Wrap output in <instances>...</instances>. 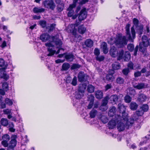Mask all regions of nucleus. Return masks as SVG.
<instances>
[{
  "label": "nucleus",
  "mask_w": 150,
  "mask_h": 150,
  "mask_svg": "<svg viewBox=\"0 0 150 150\" xmlns=\"http://www.w3.org/2000/svg\"><path fill=\"white\" fill-rule=\"evenodd\" d=\"M150 135H147V136L145 137V138L144 139V140L143 141V143H146V142H147L149 139H150Z\"/></svg>",
  "instance_id": "nucleus-64"
},
{
  "label": "nucleus",
  "mask_w": 150,
  "mask_h": 150,
  "mask_svg": "<svg viewBox=\"0 0 150 150\" xmlns=\"http://www.w3.org/2000/svg\"><path fill=\"white\" fill-rule=\"evenodd\" d=\"M129 69L128 68H125L123 69L122 72L123 74L125 75H127L129 72Z\"/></svg>",
  "instance_id": "nucleus-56"
},
{
  "label": "nucleus",
  "mask_w": 150,
  "mask_h": 150,
  "mask_svg": "<svg viewBox=\"0 0 150 150\" xmlns=\"http://www.w3.org/2000/svg\"><path fill=\"white\" fill-rule=\"evenodd\" d=\"M129 25L127 24L126 26V37L128 38L129 41L133 42V40L135 38V32L133 27H132L131 28V31L132 37L130 33L129 29Z\"/></svg>",
  "instance_id": "nucleus-4"
},
{
  "label": "nucleus",
  "mask_w": 150,
  "mask_h": 150,
  "mask_svg": "<svg viewBox=\"0 0 150 150\" xmlns=\"http://www.w3.org/2000/svg\"><path fill=\"white\" fill-rule=\"evenodd\" d=\"M133 86L135 88L138 89H141L143 88H146L147 86L143 83H133Z\"/></svg>",
  "instance_id": "nucleus-14"
},
{
  "label": "nucleus",
  "mask_w": 150,
  "mask_h": 150,
  "mask_svg": "<svg viewBox=\"0 0 150 150\" xmlns=\"http://www.w3.org/2000/svg\"><path fill=\"white\" fill-rule=\"evenodd\" d=\"M55 37L52 36V38L54 42L55 43L57 46V47L59 48L58 50L56 52L55 50H53L52 48H50L51 47H53V45L51 42H47L45 44V45L46 47H47L49 48L47 50L49 53L47 54V55L48 56H50L53 55L55 53L56 54H58L59 53L60 48L62 44V42L59 39H56L54 40Z\"/></svg>",
  "instance_id": "nucleus-1"
},
{
  "label": "nucleus",
  "mask_w": 150,
  "mask_h": 150,
  "mask_svg": "<svg viewBox=\"0 0 150 150\" xmlns=\"http://www.w3.org/2000/svg\"><path fill=\"white\" fill-rule=\"evenodd\" d=\"M132 100V98L130 96L128 95L126 96L124 98L125 101L127 103H130Z\"/></svg>",
  "instance_id": "nucleus-46"
},
{
  "label": "nucleus",
  "mask_w": 150,
  "mask_h": 150,
  "mask_svg": "<svg viewBox=\"0 0 150 150\" xmlns=\"http://www.w3.org/2000/svg\"><path fill=\"white\" fill-rule=\"evenodd\" d=\"M64 8L63 6L60 4H59L57 6V9L59 12L62 11Z\"/></svg>",
  "instance_id": "nucleus-61"
},
{
  "label": "nucleus",
  "mask_w": 150,
  "mask_h": 150,
  "mask_svg": "<svg viewBox=\"0 0 150 150\" xmlns=\"http://www.w3.org/2000/svg\"><path fill=\"white\" fill-rule=\"evenodd\" d=\"M94 86L91 85H89L87 88L88 91L90 93L93 92L94 91Z\"/></svg>",
  "instance_id": "nucleus-39"
},
{
  "label": "nucleus",
  "mask_w": 150,
  "mask_h": 150,
  "mask_svg": "<svg viewBox=\"0 0 150 150\" xmlns=\"http://www.w3.org/2000/svg\"><path fill=\"white\" fill-rule=\"evenodd\" d=\"M80 23V22L77 20L76 21V23L75 24H71L69 25V28L70 31H71V30L76 29L75 28Z\"/></svg>",
  "instance_id": "nucleus-23"
},
{
  "label": "nucleus",
  "mask_w": 150,
  "mask_h": 150,
  "mask_svg": "<svg viewBox=\"0 0 150 150\" xmlns=\"http://www.w3.org/2000/svg\"><path fill=\"white\" fill-rule=\"evenodd\" d=\"M116 111V108L115 107H112L110 109L108 112V115L110 117H112L115 115Z\"/></svg>",
  "instance_id": "nucleus-27"
},
{
  "label": "nucleus",
  "mask_w": 150,
  "mask_h": 150,
  "mask_svg": "<svg viewBox=\"0 0 150 150\" xmlns=\"http://www.w3.org/2000/svg\"><path fill=\"white\" fill-rule=\"evenodd\" d=\"M101 47L104 54H106L108 52V49L107 48V45L106 43L105 42H103L101 44Z\"/></svg>",
  "instance_id": "nucleus-21"
},
{
  "label": "nucleus",
  "mask_w": 150,
  "mask_h": 150,
  "mask_svg": "<svg viewBox=\"0 0 150 150\" xmlns=\"http://www.w3.org/2000/svg\"><path fill=\"white\" fill-rule=\"evenodd\" d=\"M0 122L1 124L4 126H6L8 125V121L6 118H2Z\"/></svg>",
  "instance_id": "nucleus-37"
},
{
  "label": "nucleus",
  "mask_w": 150,
  "mask_h": 150,
  "mask_svg": "<svg viewBox=\"0 0 150 150\" xmlns=\"http://www.w3.org/2000/svg\"><path fill=\"white\" fill-rule=\"evenodd\" d=\"M2 139L3 141H9L10 137L9 135L8 134H5L3 135L2 137Z\"/></svg>",
  "instance_id": "nucleus-42"
},
{
  "label": "nucleus",
  "mask_w": 150,
  "mask_h": 150,
  "mask_svg": "<svg viewBox=\"0 0 150 150\" xmlns=\"http://www.w3.org/2000/svg\"><path fill=\"white\" fill-rule=\"evenodd\" d=\"M45 11V9L41 7H35L33 9V11L35 13H42Z\"/></svg>",
  "instance_id": "nucleus-20"
},
{
  "label": "nucleus",
  "mask_w": 150,
  "mask_h": 150,
  "mask_svg": "<svg viewBox=\"0 0 150 150\" xmlns=\"http://www.w3.org/2000/svg\"><path fill=\"white\" fill-rule=\"evenodd\" d=\"M131 55L130 54L128 51H126L125 52V55L123 57V59L125 61H127L130 59Z\"/></svg>",
  "instance_id": "nucleus-34"
},
{
  "label": "nucleus",
  "mask_w": 150,
  "mask_h": 150,
  "mask_svg": "<svg viewBox=\"0 0 150 150\" xmlns=\"http://www.w3.org/2000/svg\"><path fill=\"white\" fill-rule=\"evenodd\" d=\"M134 122V120L133 119H131L129 121L127 118V121H125L124 120V119H122L121 117V120L118 123H117V129L120 132L123 131L125 127L126 129H128L129 127H131L132 125Z\"/></svg>",
  "instance_id": "nucleus-2"
},
{
  "label": "nucleus",
  "mask_w": 150,
  "mask_h": 150,
  "mask_svg": "<svg viewBox=\"0 0 150 150\" xmlns=\"http://www.w3.org/2000/svg\"><path fill=\"white\" fill-rule=\"evenodd\" d=\"M104 57L103 56H97L96 57V59L99 62L103 61L104 59Z\"/></svg>",
  "instance_id": "nucleus-50"
},
{
  "label": "nucleus",
  "mask_w": 150,
  "mask_h": 150,
  "mask_svg": "<svg viewBox=\"0 0 150 150\" xmlns=\"http://www.w3.org/2000/svg\"><path fill=\"white\" fill-rule=\"evenodd\" d=\"M112 67L113 70H117L119 69L121 67L119 63L117 62H115L112 65Z\"/></svg>",
  "instance_id": "nucleus-32"
},
{
  "label": "nucleus",
  "mask_w": 150,
  "mask_h": 150,
  "mask_svg": "<svg viewBox=\"0 0 150 150\" xmlns=\"http://www.w3.org/2000/svg\"><path fill=\"white\" fill-rule=\"evenodd\" d=\"M65 58L66 59L67 61L71 62L74 60V56L71 54L69 53L65 56Z\"/></svg>",
  "instance_id": "nucleus-24"
},
{
  "label": "nucleus",
  "mask_w": 150,
  "mask_h": 150,
  "mask_svg": "<svg viewBox=\"0 0 150 150\" xmlns=\"http://www.w3.org/2000/svg\"><path fill=\"white\" fill-rule=\"evenodd\" d=\"M103 94L102 92L101 91H97L95 92V96L96 98L98 99H100L102 98Z\"/></svg>",
  "instance_id": "nucleus-29"
},
{
  "label": "nucleus",
  "mask_w": 150,
  "mask_h": 150,
  "mask_svg": "<svg viewBox=\"0 0 150 150\" xmlns=\"http://www.w3.org/2000/svg\"><path fill=\"white\" fill-rule=\"evenodd\" d=\"M86 30V29L83 25L80 26L78 28V32L81 34H84Z\"/></svg>",
  "instance_id": "nucleus-28"
},
{
  "label": "nucleus",
  "mask_w": 150,
  "mask_h": 150,
  "mask_svg": "<svg viewBox=\"0 0 150 150\" xmlns=\"http://www.w3.org/2000/svg\"><path fill=\"white\" fill-rule=\"evenodd\" d=\"M116 82L119 84H123L124 82L123 79L121 77H118L116 79Z\"/></svg>",
  "instance_id": "nucleus-45"
},
{
  "label": "nucleus",
  "mask_w": 150,
  "mask_h": 150,
  "mask_svg": "<svg viewBox=\"0 0 150 150\" xmlns=\"http://www.w3.org/2000/svg\"><path fill=\"white\" fill-rule=\"evenodd\" d=\"M89 0H73V3H78L80 5H83L88 2Z\"/></svg>",
  "instance_id": "nucleus-31"
},
{
  "label": "nucleus",
  "mask_w": 150,
  "mask_h": 150,
  "mask_svg": "<svg viewBox=\"0 0 150 150\" xmlns=\"http://www.w3.org/2000/svg\"><path fill=\"white\" fill-rule=\"evenodd\" d=\"M85 88L83 86H80L78 88V92L75 93L74 97L77 99L79 100L84 96Z\"/></svg>",
  "instance_id": "nucleus-8"
},
{
  "label": "nucleus",
  "mask_w": 150,
  "mask_h": 150,
  "mask_svg": "<svg viewBox=\"0 0 150 150\" xmlns=\"http://www.w3.org/2000/svg\"><path fill=\"white\" fill-rule=\"evenodd\" d=\"M139 50L140 52L143 53H144L146 51V48L147 46H145V45H144L142 44V43H140L139 44Z\"/></svg>",
  "instance_id": "nucleus-33"
},
{
  "label": "nucleus",
  "mask_w": 150,
  "mask_h": 150,
  "mask_svg": "<svg viewBox=\"0 0 150 150\" xmlns=\"http://www.w3.org/2000/svg\"><path fill=\"white\" fill-rule=\"evenodd\" d=\"M142 44L145 46H148L149 45V39L146 35H144L142 37Z\"/></svg>",
  "instance_id": "nucleus-19"
},
{
  "label": "nucleus",
  "mask_w": 150,
  "mask_h": 150,
  "mask_svg": "<svg viewBox=\"0 0 150 150\" xmlns=\"http://www.w3.org/2000/svg\"><path fill=\"white\" fill-rule=\"evenodd\" d=\"M109 99L111 103H115L117 101L118 98L117 96L114 95L111 96L109 98Z\"/></svg>",
  "instance_id": "nucleus-26"
},
{
  "label": "nucleus",
  "mask_w": 150,
  "mask_h": 150,
  "mask_svg": "<svg viewBox=\"0 0 150 150\" xmlns=\"http://www.w3.org/2000/svg\"><path fill=\"white\" fill-rule=\"evenodd\" d=\"M94 54L96 56H98L100 54V51L97 48H95L94 50Z\"/></svg>",
  "instance_id": "nucleus-60"
},
{
  "label": "nucleus",
  "mask_w": 150,
  "mask_h": 150,
  "mask_svg": "<svg viewBox=\"0 0 150 150\" xmlns=\"http://www.w3.org/2000/svg\"><path fill=\"white\" fill-rule=\"evenodd\" d=\"M44 6L47 8L53 10L55 7V5L52 0H47L42 3Z\"/></svg>",
  "instance_id": "nucleus-9"
},
{
  "label": "nucleus",
  "mask_w": 150,
  "mask_h": 150,
  "mask_svg": "<svg viewBox=\"0 0 150 150\" xmlns=\"http://www.w3.org/2000/svg\"><path fill=\"white\" fill-rule=\"evenodd\" d=\"M118 109L120 113H122V119L127 121L128 118L127 114L125 112L126 108L123 104L120 103L118 105Z\"/></svg>",
  "instance_id": "nucleus-6"
},
{
  "label": "nucleus",
  "mask_w": 150,
  "mask_h": 150,
  "mask_svg": "<svg viewBox=\"0 0 150 150\" xmlns=\"http://www.w3.org/2000/svg\"><path fill=\"white\" fill-rule=\"evenodd\" d=\"M108 109V107L107 106L101 105L100 108V110L102 111H105Z\"/></svg>",
  "instance_id": "nucleus-57"
},
{
  "label": "nucleus",
  "mask_w": 150,
  "mask_h": 150,
  "mask_svg": "<svg viewBox=\"0 0 150 150\" xmlns=\"http://www.w3.org/2000/svg\"><path fill=\"white\" fill-rule=\"evenodd\" d=\"M5 103L9 105H11L13 104L12 101L11 100L8 98H6L5 99Z\"/></svg>",
  "instance_id": "nucleus-47"
},
{
  "label": "nucleus",
  "mask_w": 150,
  "mask_h": 150,
  "mask_svg": "<svg viewBox=\"0 0 150 150\" xmlns=\"http://www.w3.org/2000/svg\"><path fill=\"white\" fill-rule=\"evenodd\" d=\"M40 25L43 28L46 27V22L45 21H40L39 22Z\"/></svg>",
  "instance_id": "nucleus-49"
},
{
  "label": "nucleus",
  "mask_w": 150,
  "mask_h": 150,
  "mask_svg": "<svg viewBox=\"0 0 150 150\" xmlns=\"http://www.w3.org/2000/svg\"><path fill=\"white\" fill-rule=\"evenodd\" d=\"M138 107V105L134 102H132L129 105L130 109L132 110H136Z\"/></svg>",
  "instance_id": "nucleus-35"
},
{
  "label": "nucleus",
  "mask_w": 150,
  "mask_h": 150,
  "mask_svg": "<svg viewBox=\"0 0 150 150\" xmlns=\"http://www.w3.org/2000/svg\"><path fill=\"white\" fill-rule=\"evenodd\" d=\"M112 87V86L111 84H107L105 86V91H107L108 90L111 88Z\"/></svg>",
  "instance_id": "nucleus-62"
},
{
  "label": "nucleus",
  "mask_w": 150,
  "mask_h": 150,
  "mask_svg": "<svg viewBox=\"0 0 150 150\" xmlns=\"http://www.w3.org/2000/svg\"><path fill=\"white\" fill-rule=\"evenodd\" d=\"M133 64L131 62H129L127 65L128 68L129 69H133Z\"/></svg>",
  "instance_id": "nucleus-54"
},
{
  "label": "nucleus",
  "mask_w": 150,
  "mask_h": 150,
  "mask_svg": "<svg viewBox=\"0 0 150 150\" xmlns=\"http://www.w3.org/2000/svg\"><path fill=\"white\" fill-rule=\"evenodd\" d=\"M136 115L138 116H141L144 114V111L140 109L139 110L137 111L136 112Z\"/></svg>",
  "instance_id": "nucleus-51"
},
{
  "label": "nucleus",
  "mask_w": 150,
  "mask_h": 150,
  "mask_svg": "<svg viewBox=\"0 0 150 150\" xmlns=\"http://www.w3.org/2000/svg\"><path fill=\"white\" fill-rule=\"evenodd\" d=\"M77 78L76 76H75L72 79L71 83L73 86H75L77 84Z\"/></svg>",
  "instance_id": "nucleus-52"
},
{
  "label": "nucleus",
  "mask_w": 150,
  "mask_h": 150,
  "mask_svg": "<svg viewBox=\"0 0 150 150\" xmlns=\"http://www.w3.org/2000/svg\"><path fill=\"white\" fill-rule=\"evenodd\" d=\"M121 120V117L119 115H116L115 116V120H110L108 124V127L109 129H113L116 125V123H118Z\"/></svg>",
  "instance_id": "nucleus-5"
},
{
  "label": "nucleus",
  "mask_w": 150,
  "mask_h": 150,
  "mask_svg": "<svg viewBox=\"0 0 150 150\" xmlns=\"http://www.w3.org/2000/svg\"><path fill=\"white\" fill-rule=\"evenodd\" d=\"M149 109V107L147 105H143L140 109L143 110L144 112L147 111Z\"/></svg>",
  "instance_id": "nucleus-44"
},
{
  "label": "nucleus",
  "mask_w": 150,
  "mask_h": 150,
  "mask_svg": "<svg viewBox=\"0 0 150 150\" xmlns=\"http://www.w3.org/2000/svg\"><path fill=\"white\" fill-rule=\"evenodd\" d=\"M4 113L5 114L8 115L11 113V110L7 109L3 110Z\"/></svg>",
  "instance_id": "nucleus-58"
},
{
  "label": "nucleus",
  "mask_w": 150,
  "mask_h": 150,
  "mask_svg": "<svg viewBox=\"0 0 150 150\" xmlns=\"http://www.w3.org/2000/svg\"><path fill=\"white\" fill-rule=\"evenodd\" d=\"M124 51L122 50H121L119 52V53H118V57L117 60H120L123 58V56L124 54Z\"/></svg>",
  "instance_id": "nucleus-40"
},
{
  "label": "nucleus",
  "mask_w": 150,
  "mask_h": 150,
  "mask_svg": "<svg viewBox=\"0 0 150 150\" xmlns=\"http://www.w3.org/2000/svg\"><path fill=\"white\" fill-rule=\"evenodd\" d=\"M133 23L136 28L138 26L139 24V21L136 18H134L133 19Z\"/></svg>",
  "instance_id": "nucleus-53"
},
{
  "label": "nucleus",
  "mask_w": 150,
  "mask_h": 150,
  "mask_svg": "<svg viewBox=\"0 0 150 150\" xmlns=\"http://www.w3.org/2000/svg\"><path fill=\"white\" fill-rule=\"evenodd\" d=\"M8 141H2L1 142L2 145L4 147H7L8 146Z\"/></svg>",
  "instance_id": "nucleus-55"
},
{
  "label": "nucleus",
  "mask_w": 150,
  "mask_h": 150,
  "mask_svg": "<svg viewBox=\"0 0 150 150\" xmlns=\"http://www.w3.org/2000/svg\"><path fill=\"white\" fill-rule=\"evenodd\" d=\"M76 6V4L73 3L69 5V8L67 9V10L69 11L67 13V15L69 17H72V18L73 19H76L77 17V14H75L73 15L74 13V11L73 10V8H75Z\"/></svg>",
  "instance_id": "nucleus-7"
},
{
  "label": "nucleus",
  "mask_w": 150,
  "mask_h": 150,
  "mask_svg": "<svg viewBox=\"0 0 150 150\" xmlns=\"http://www.w3.org/2000/svg\"><path fill=\"white\" fill-rule=\"evenodd\" d=\"M80 65L76 64H74L72 66L71 69H74L77 68H80Z\"/></svg>",
  "instance_id": "nucleus-59"
},
{
  "label": "nucleus",
  "mask_w": 150,
  "mask_h": 150,
  "mask_svg": "<svg viewBox=\"0 0 150 150\" xmlns=\"http://www.w3.org/2000/svg\"><path fill=\"white\" fill-rule=\"evenodd\" d=\"M109 99L108 96H106L103 100L102 103L101 105L107 106L108 103V100Z\"/></svg>",
  "instance_id": "nucleus-41"
},
{
  "label": "nucleus",
  "mask_w": 150,
  "mask_h": 150,
  "mask_svg": "<svg viewBox=\"0 0 150 150\" xmlns=\"http://www.w3.org/2000/svg\"><path fill=\"white\" fill-rule=\"evenodd\" d=\"M128 49L130 51H132L133 50L134 48V45L133 44H128L127 46Z\"/></svg>",
  "instance_id": "nucleus-48"
},
{
  "label": "nucleus",
  "mask_w": 150,
  "mask_h": 150,
  "mask_svg": "<svg viewBox=\"0 0 150 150\" xmlns=\"http://www.w3.org/2000/svg\"><path fill=\"white\" fill-rule=\"evenodd\" d=\"M128 40L125 36H122L120 35L117 36L114 40V42L117 46L122 47L127 44Z\"/></svg>",
  "instance_id": "nucleus-3"
},
{
  "label": "nucleus",
  "mask_w": 150,
  "mask_h": 150,
  "mask_svg": "<svg viewBox=\"0 0 150 150\" xmlns=\"http://www.w3.org/2000/svg\"><path fill=\"white\" fill-rule=\"evenodd\" d=\"M98 113L97 111L95 109H93L90 112V117L91 118L95 117Z\"/></svg>",
  "instance_id": "nucleus-36"
},
{
  "label": "nucleus",
  "mask_w": 150,
  "mask_h": 150,
  "mask_svg": "<svg viewBox=\"0 0 150 150\" xmlns=\"http://www.w3.org/2000/svg\"><path fill=\"white\" fill-rule=\"evenodd\" d=\"M0 66L3 67L4 69H6L8 66V64L6 63H5L4 61L2 59H0Z\"/></svg>",
  "instance_id": "nucleus-38"
},
{
  "label": "nucleus",
  "mask_w": 150,
  "mask_h": 150,
  "mask_svg": "<svg viewBox=\"0 0 150 150\" xmlns=\"http://www.w3.org/2000/svg\"><path fill=\"white\" fill-rule=\"evenodd\" d=\"M87 16V12L86 8H83L81 11L78 18L79 22L85 19Z\"/></svg>",
  "instance_id": "nucleus-11"
},
{
  "label": "nucleus",
  "mask_w": 150,
  "mask_h": 150,
  "mask_svg": "<svg viewBox=\"0 0 150 150\" xmlns=\"http://www.w3.org/2000/svg\"><path fill=\"white\" fill-rule=\"evenodd\" d=\"M88 98L89 100L90 101V102L87 106V108L88 109H90L92 108L93 106L94 97L93 95L91 94L88 96Z\"/></svg>",
  "instance_id": "nucleus-16"
},
{
  "label": "nucleus",
  "mask_w": 150,
  "mask_h": 150,
  "mask_svg": "<svg viewBox=\"0 0 150 150\" xmlns=\"http://www.w3.org/2000/svg\"><path fill=\"white\" fill-rule=\"evenodd\" d=\"M2 88L4 90L7 91L8 89V85L6 82H4L2 84Z\"/></svg>",
  "instance_id": "nucleus-43"
},
{
  "label": "nucleus",
  "mask_w": 150,
  "mask_h": 150,
  "mask_svg": "<svg viewBox=\"0 0 150 150\" xmlns=\"http://www.w3.org/2000/svg\"><path fill=\"white\" fill-rule=\"evenodd\" d=\"M16 136L14 135L12 137V139L10 142L9 147H8V150H14L13 149L16 146Z\"/></svg>",
  "instance_id": "nucleus-10"
},
{
  "label": "nucleus",
  "mask_w": 150,
  "mask_h": 150,
  "mask_svg": "<svg viewBox=\"0 0 150 150\" xmlns=\"http://www.w3.org/2000/svg\"><path fill=\"white\" fill-rule=\"evenodd\" d=\"M40 38L42 42H46L49 39L50 36L48 33H44L40 36Z\"/></svg>",
  "instance_id": "nucleus-18"
},
{
  "label": "nucleus",
  "mask_w": 150,
  "mask_h": 150,
  "mask_svg": "<svg viewBox=\"0 0 150 150\" xmlns=\"http://www.w3.org/2000/svg\"><path fill=\"white\" fill-rule=\"evenodd\" d=\"M88 77V76H85L83 72L81 71L79 72L78 75V81L80 82L86 81Z\"/></svg>",
  "instance_id": "nucleus-12"
},
{
  "label": "nucleus",
  "mask_w": 150,
  "mask_h": 150,
  "mask_svg": "<svg viewBox=\"0 0 150 150\" xmlns=\"http://www.w3.org/2000/svg\"><path fill=\"white\" fill-rule=\"evenodd\" d=\"M5 69L4 68L0 69V78L7 81L9 79V76L6 74Z\"/></svg>",
  "instance_id": "nucleus-13"
},
{
  "label": "nucleus",
  "mask_w": 150,
  "mask_h": 150,
  "mask_svg": "<svg viewBox=\"0 0 150 150\" xmlns=\"http://www.w3.org/2000/svg\"><path fill=\"white\" fill-rule=\"evenodd\" d=\"M101 119L104 123H105L108 122V119L105 117L103 116L102 117Z\"/></svg>",
  "instance_id": "nucleus-63"
},
{
  "label": "nucleus",
  "mask_w": 150,
  "mask_h": 150,
  "mask_svg": "<svg viewBox=\"0 0 150 150\" xmlns=\"http://www.w3.org/2000/svg\"><path fill=\"white\" fill-rule=\"evenodd\" d=\"M146 98V95L143 94H141L139 95L138 100L139 102H143L145 101Z\"/></svg>",
  "instance_id": "nucleus-22"
},
{
  "label": "nucleus",
  "mask_w": 150,
  "mask_h": 150,
  "mask_svg": "<svg viewBox=\"0 0 150 150\" xmlns=\"http://www.w3.org/2000/svg\"><path fill=\"white\" fill-rule=\"evenodd\" d=\"M84 43L86 47H91L93 46V41L91 39H88L85 41Z\"/></svg>",
  "instance_id": "nucleus-25"
},
{
  "label": "nucleus",
  "mask_w": 150,
  "mask_h": 150,
  "mask_svg": "<svg viewBox=\"0 0 150 150\" xmlns=\"http://www.w3.org/2000/svg\"><path fill=\"white\" fill-rule=\"evenodd\" d=\"M114 73V71L113 70L110 71L108 74L106 75L105 79L109 81H112L114 79V77L113 76V74Z\"/></svg>",
  "instance_id": "nucleus-15"
},
{
  "label": "nucleus",
  "mask_w": 150,
  "mask_h": 150,
  "mask_svg": "<svg viewBox=\"0 0 150 150\" xmlns=\"http://www.w3.org/2000/svg\"><path fill=\"white\" fill-rule=\"evenodd\" d=\"M70 65L67 63H64L62 66V71H67L70 67Z\"/></svg>",
  "instance_id": "nucleus-30"
},
{
  "label": "nucleus",
  "mask_w": 150,
  "mask_h": 150,
  "mask_svg": "<svg viewBox=\"0 0 150 150\" xmlns=\"http://www.w3.org/2000/svg\"><path fill=\"white\" fill-rule=\"evenodd\" d=\"M110 53L112 57H115L117 56L118 54V51L116 48L114 46L111 47L110 50Z\"/></svg>",
  "instance_id": "nucleus-17"
}]
</instances>
